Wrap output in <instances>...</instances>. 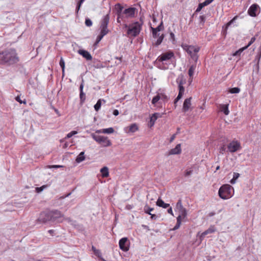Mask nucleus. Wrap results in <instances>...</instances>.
I'll use <instances>...</instances> for the list:
<instances>
[{
  "label": "nucleus",
  "instance_id": "obj_4",
  "mask_svg": "<svg viewBox=\"0 0 261 261\" xmlns=\"http://www.w3.org/2000/svg\"><path fill=\"white\" fill-rule=\"evenodd\" d=\"M176 82L178 84L179 92L177 97L174 101L175 108L176 107L177 101L181 99L185 92V88L183 85L186 83V80L183 74H180L178 75L176 79Z\"/></svg>",
  "mask_w": 261,
  "mask_h": 261
},
{
  "label": "nucleus",
  "instance_id": "obj_3",
  "mask_svg": "<svg viewBox=\"0 0 261 261\" xmlns=\"http://www.w3.org/2000/svg\"><path fill=\"white\" fill-rule=\"evenodd\" d=\"M160 91H161V89L157 92V94L153 97L151 101L152 104L158 108H162L163 103L167 102L169 99L165 93Z\"/></svg>",
  "mask_w": 261,
  "mask_h": 261
},
{
  "label": "nucleus",
  "instance_id": "obj_18",
  "mask_svg": "<svg viewBox=\"0 0 261 261\" xmlns=\"http://www.w3.org/2000/svg\"><path fill=\"white\" fill-rule=\"evenodd\" d=\"M110 10L109 11V13L105 15L101 19L100 28H108V25L110 20Z\"/></svg>",
  "mask_w": 261,
  "mask_h": 261
},
{
  "label": "nucleus",
  "instance_id": "obj_24",
  "mask_svg": "<svg viewBox=\"0 0 261 261\" xmlns=\"http://www.w3.org/2000/svg\"><path fill=\"white\" fill-rule=\"evenodd\" d=\"M156 205L158 206L162 207L163 208H166L170 206V204L168 203H165L163 200L159 198L156 202Z\"/></svg>",
  "mask_w": 261,
  "mask_h": 261
},
{
  "label": "nucleus",
  "instance_id": "obj_50",
  "mask_svg": "<svg viewBox=\"0 0 261 261\" xmlns=\"http://www.w3.org/2000/svg\"><path fill=\"white\" fill-rule=\"evenodd\" d=\"M193 173V170L190 169L189 170H186L185 173V176H189L191 175Z\"/></svg>",
  "mask_w": 261,
  "mask_h": 261
},
{
  "label": "nucleus",
  "instance_id": "obj_5",
  "mask_svg": "<svg viewBox=\"0 0 261 261\" xmlns=\"http://www.w3.org/2000/svg\"><path fill=\"white\" fill-rule=\"evenodd\" d=\"M232 187L228 184L222 186L218 191L219 197L223 199H227L232 196L231 190Z\"/></svg>",
  "mask_w": 261,
  "mask_h": 261
},
{
  "label": "nucleus",
  "instance_id": "obj_11",
  "mask_svg": "<svg viewBox=\"0 0 261 261\" xmlns=\"http://www.w3.org/2000/svg\"><path fill=\"white\" fill-rule=\"evenodd\" d=\"M227 148L230 152H234L241 149V147L239 142L233 141L228 144Z\"/></svg>",
  "mask_w": 261,
  "mask_h": 261
},
{
  "label": "nucleus",
  "instance_id": "obj_19",
  "mask_svg": "<svg viewBox=\"0 0 261 261\" xmlns=\"http://www.w3.org/2000/svg\"><path fill=\"white\" fill-rule=\"evenodd\" d=\"M124 130L126 133H135L138 130V126L136 123H133L129 126L126 127Z\"/></svg>",
  "mask_w": 261,
  "mask_h": 261
},
{
  "label": "nucleus",
  "instance_id": "obj_47",
  "mask_svg": "<svg viewBox=\"0 0 261 261\" xmlns=\"http://www.w3.org/2000/svg\"><path fill=\"white\" fill-rule=\"evenodd\" d=\"M76 134H77L76 131H74V130L72 131L67 135L66 138H71L73 135H75Z\"/></svg>",
  "mask_w": 261,
  "mask_h": 261
},
{
  "label": "nucleus",
  "instance_id": "obj_7",
  "mask_svg": "<svg viewBox=\"0 0 261 261\" xmlns=\"http://www.w3.org/2000/svg\"><path fill=\"white\" fill-rule=\"evenodd\" d=\"M48 221H51L49 211L42 212L36 220V223L38 224H45Z\"/></svg>",
  "mask_w": 261,
  "mask_h": 261
},
{
  "label": "nucleus",
  "instance_id": "obj_43",
  "mask_svg": "<svg viewBox=\"0 0 261 261\" xmlns=\"http://www.w3.org/2000/svg\"><path fill=\"white\" fill-rule=\"evenodd\" d=\"M176 207L178 211L184 208V206H182L181 200L180 199H179L178 200V202L176 203Z\"/></svg>",
  "mask_w": 261,
  "mask_h": 261
},
{
  "label": "nucleus",
  "instance_id": "obj_58",
  "mask_svg": "<svg viewBox=\"0 0 261 261\" xmlns=\"http://www.w3.org/2000/svg\"><path fill=\"white\" fill-rule=\"evenodd\" d=\"M104 36L102 35L101 34H99L96 38V39L98 40V41H100V40L102 39Z\"/></svg>",
  "mask_w": 261,
  "mask_h": 261
},
{
  "label": "nucleus",
  "instance_id": "obj_12",
  "mask_svg": "<svg viewBox=\"0 0 261 261\" xmlns=\"http://www.w3.org/2000/svg\"><path fill=\"white\" fill-rule=\"evenodd\" d=\"M129 241L127 238H123L119 240V245L120 248L124 251H127L129 249Z\"/></svg>",
  "mask_w": 261,
  "mask_h": 261
},
{
  "label": "nucleus",
  "instance_id": "obj_1",
  "mask_svg": "<svg viewBox=\"0 0 261 261\" xmlns=\"http://www.w3.org/2000/svg\"><path fill=\"white\" fill-rule=\"evenodd\" d=\"M19 57L14 48H9L0 51V65L11 66L18 63Z\"/></svg>",
  "mask_w": 261,
  "mask_h": 261
},
{
  "label": "nucleus",
  "instance_id": "obj_62",
  "mask_svg": "<svg viewBox=\"0 0 261 261\" xmlns=\"http://www.w3.org/2000/svg\"><path fill=\"white\" fill-rule=\"evenodd\" d=\"M154 123H155V122L154 121H152L151 119L150 120V122H149L150 127H152V126H153Z\"/></svg>",
  "mask_w": 261,
  "mask_h": 261
},
{
  "label": "nucleus",
  "instance_id": "obj_39",
  "mask_svg": "<svg viewBox=\"0 0 261 261\" xmlns=\"http://www.w3.org/2000/svg\"><path fill=\"white\" fill-rule=\"evenodd\" d=\"M101 99H99L96 103L94 105V109L96 111H98L100 107H101Z\"/></svg>",
  "mask_w": 261,
  "mask_h": 261
},
{
  "label": "nucleus",
  "instance_id": "obj_33",
  "mask_svg": "<svg viewBox=\"0 0 261 261\" xmlns=\"http://www.w3.org/2000/svg\"><path fill=\"white\" fill-rule=\"evenodd\" d=\"M103 134H112L114 132V129L113 127H109L108 128H103L102 131Z\"/></svg>",
  "mask_w": 261,
  "mask_h": 261
},
{
  "label": "nucleus",
  "instance_id": "obj_34",
  "mask_svg": "<svg viewBox=\"0 0 261 261\" xmlns=\"http://www.w3.org/2000/svg\"><path fill=\"white\" fill-rule=\"evenodd\" d=\"M153 210V208L150 207L147 204L145 205L144 207V211L145 213L151 215V212Z\"/></svg>",
  "mask_w": 261,
  "mask_h": 261
},
{
  "label": "nucleus",
  "instance_id": "obj_28",
  "mask_svg": "<svg viewBox=\"0 0 261 261\" xmlns=\"http://www.w3.org/2000/svg\"><path fill=\"white\" fill-rule=\"evenodd\" d=\"M238 16L237 15L234 16L231 20H230L228 22H227L225 25V32L226 34V30L228 29V28L232 24L234 23L236 21V20L238 19Z\"/></svg>",
  "mask_w": 261,
  "mask_h": 261
},
{
  "label": "nucleus",
  "instance_id": "obj_56",
  "mask_svg": "<svg viewBox=\"0 0 261 261\" xmlns=\"http://www.w3.org/2000/svg\"><path fill=\"white\" fill-rule=\"evenodd\" d=\"M15 100L18 102L19 103H22V100H21L20 99V97L19 95H18L15 98Z\"/></svg>",
  "mask_w": 261,
  "mask_h": 261
},
{
  "label": "nucleus",
  "instance_id": "obj_14",
  "mask_svg": "<svg viewBox=\"0 0 261 261\" xmlns=\"http://www.w3.org/2000/svg\"><path fill=\"white\" fill-rule=\"evenodd\" d=\"M199 47H195L191 45L188 49L187 53L191 56L193 59H197L196 54L199 51Z\"/></svg>",
  "mask_w": 261,
  "mask_h": 261
},
{
  "label": "nucleus",
  "instance_id": "obj_61",
  "mask_svg": "<svg viewBox=\"0 0 261 261\" xmlns=\"http://www.w3.org/2000/svg\"><path fill=\"white\" fill-rule=\"evenodd\" d=\"M113 114L115 116H117L119 115V113L118 110H114L113 112Z\"/></svg>",
  "mask_w": 261,
  "mask_h": 261
},
{
  "label": "nucleus",
  "instance_id": "obj_45",
  "mask_svg": "<svg viewBox=\"0 0 261 261\" xmlns=\"http://www.w3.org/2000/svg\"><path fill=\"white\" fill-rule=\"evenodd\" d=\"M117 16L118 17L120 18L121 20H124L125 18H126L125 17V15L124 13V11H123V13L117 14Z\"/></svg>",
  "mask_w": 261,
  "mask_h": 261
},
{
  "label": "nucleus",
  "instance_id": "obj_29",
  "mask_svg": "<svg viewBox=\"0 0 261 261\" xmlns=\"http://www.w3.org/2000/svg\"><path fill=\"white\" fill-rule=\"evenodd\" d=\"M115 8L116 10V15L123 13V7L120 4L118 3L115 5Z\"/></svg>",
  "mask_w": 261,
  "mask_h": 261
},
{
  "label": "nucleus",
  "instance_id": "obj_9",
  "mask_svg": "<svg viewBox=\"0 0 261 261\" xmlns=\"http://www.w3.org/2000/svg\"><path fill=\"white\" fill-rule=\"evenodd\" d=\"M174 58L175 56L174 53L172 51H168L165 53H163L162 55L159 56L157 60L159 62H163L170 60L172 58Z\"/></svg>",
  "mask_w": 261,
  "mask_h": 261
},
{
  "label": "nucleus",
  "instance_id": "obj_59",
  "mask_svg": "<svg viewBox=\"0 0 261 261\" xmlns=\"http://www.w3.org/2000/svg\"><path fill=\"white\" fill-rule=\"evenodd\" d=\"M170 36L171 39H172V40L174 41L175 40V36H174V33L173 32H171L170 33Z\"/></svg>",
  "mask_w": 261,
  "mask_h": 261
},
{
  "label": "nucleus",
  "instance_id": "obj_38",
  "mask_svg": "<svg viewBox=\"0 0 261 261\" xmlns=\"http://www.w3.org/2000/svg\"><path fill=\"white\" fill-rule=\"evenodd\" d=\"M199 25L203 27L205 21V16L204 15H201L199 16Z\"/></svg>",
  "mask_w": 261,
  "mask_h": 261
},
{
  "label": "nucleus",
  "instance_id": "obj_23",
  "mask_svg": "<svg viewBox=\"0 0 261 261\" xmlns=\"http://www.w3.org/2000/svg\"><path fill=\"white\" fill-rule=\"evenodd\" d=\"M215 231V229L214 227L211 226L208 229L205 230L204 232H203L201 236H200V239H203L205 236L209 233H212Z\"/></svg>",
  "mask_w": 261,
  "mask_h": 261
},
{
  "label": "nucleus",
  "instance_id": "obj_54",
  "mask_svg": "<svg viewBox=\"0 0 261 261\" xmlns=\"http://www.w3.org/2000/svg\"><path fill=\"white\" fill-rule=\"evenodd\" d=\"M240 176V174L238 173H234L233 178V180H236Z\"/></svg>",
  "mask_w": 261,
  "mask_h": 261
},
{
  "label": "nucleus",
  "instance_id": "obj_25",
  "mask_svg": "<svg viewBox=\"0 0 261 261\" xmlns=\"http://www.w3.org/2000/svg\"><path fill=\"white\" fill-rule=\"evenodd\" d=\"M100 172L102 177H107L109 175V169L107 167H103L100 169Z\"/></svg>",
  "mask_w": 261,
  "mask_h": 261
},
{
  "label": "nucleus",
  "instance_id": "obj_31",
  "mask_svg": "<svg viewBox=\"0 0 261 261\" xmlns=\"http://www.w3.org/2000/svg\"><path fill=\"white\" fill-rule=\"evenodd\" d=\"M179 215L178 216H181V219H184L187 215V212L186 209L184 207L182 209L179 210Z\"/></svg>",
  "mask_w": 261,
  "mask_h": 261
},
{
  "label": "nucleus",
  "instance_id": "obj_15",
  "mask_svg": "<svg viewBox=\"0 0 261 261\" xmlns=\"http://www.w3.org/2000/svg\"><path fill=\"white\" fill-rule=\"evenodd\" d=\"M84 80H82V83L80 84V104L83 105L86 100V94L83 92V88H84Z\"/></svg>",
  "mask_w": 261,
  "mask_h": 261
},
{
  "label": "nucleus",
  "instance_id": "obj_26",
  "mask_svg": "<svg viewBox=\"0 0 261 261\" xmlns=\"http://www.w3.org/2000/svg\"><path fill=\"white\" fill-rule=\"evenodd\" d=\"M196 67V64L192 65L190 66V67L189 69L188 74H189L190 79H191V80H192V79H193V76L194 73L195 72Z\"/></svg>",
  "mask_w": 261,
  "mask_h": 261
},
{
  "label": "nucleus",
  "instance_id": "obj_22",
  "mask_svg": "<svg viewBox=\"0 0 261 261\" xmlns=\"http://www.w3.org/2000/svg\"><path fill=\"white\" fill-rule=\"evenodd\" d=\"M211 3V1H208V0L205 1L203 3H199L195 13H197V12H200L204 7L210 5Z\"/></svg>",
  "mask_w": 261,
  "mask_h": 261
},
{
  "label": "nucleus",
  "instance_id": "obj_27",
  "mask_svg": "<svg viewBox=\"0 0 261 261\" xmlns=\"http://www.w3.org/2000/svg\"><path fill=\"white\" fill-rule=\"evenodd\" d=\"M220 110L221 112H223L224 114L226 115L229 114V111L228 110V106L226 105H220Z\"/></svg>",
  "mask_w": 261,
  "mask_h": 261
},
{
  "label": "nucleus",
  "instance_id": "obj_17",
  "mask_svg": "<svg viewBox=\"0 0 261 261\" xmlns=\"http://www.w3.org/2000/svg\"><path fill=\"white\" fill-rule=\"evenodd\" d=\"M163 29H164V27H163V22H161V23L155 28L151 27V29L152 31V37L154 38H156L157 37H158L160 34H158V32L162 31V30H163Z\"/></svg>",
  "mask_w": 261,
  "mask_h": 261
},
{
  "label": "nucleus",
  "instance_id": "obj_42",
  "mask_svg": "<svg viewBox=\"0 0 261 261\" xmlns=\"http://www.w3.org/2000/svg\"><path fill=\"white\" fill-rule=\"evenodd\" d=\"M240 91V89L238 87L232 88L229 90V92L231 93H238Z\"/></svg>",
  "mask_w": 261,
  "mask_h": 261
},
{
  "label": "nucleus",
  "instance_id": "obj_55",
  "mask_svg": "<svg viewBox=\"0 0 261 261\" xmlns=\"http://www.w3.org/2000/svg\"><path fill=\"white\" fill-rule=\"evenodd\" d=\"M150 215V218L152 219V220H156L157 218H158V216H156V215L155 214H151Z\"/></svg>",
  "mask_w": 261,
  "mask_h": 261
},
{
  "label": "nucleus",
  "instance_id": "obj_36",
  "mask_svg": "<svg viewBox=\"0 0 261 261\" xmlns=\"http://www.w3.org/2000/svg\"><path fill=\"white\" fill-rule=\"evenodd\" d=\"M158 37H159V38L157 39V40L155 43L156 46H159L160 44H161V43L162 42L164 38V35L162 34L160 36H159Z\"/></svg>",
  "mask_w": 261,
  "mask_h": 261
},
{
  "label": "nucleus",
  "instance_id": "obj_32",
  "mask_svg": "<svg viewBox=\"0 0 261 261\" xmlns=\"http://www.w3.org/2000/svg\"><path fill=\"white\" fill-rule=\"evenodd\" d=\"M181 216H178L177 217V222L174 228H173V230H175L178 229L181 225Z\"/></svg>",
  "mask_w": 261,
  "mask_h": 261
},
{
  "label": "nucleus",
  "instance_id": "obj_49",
  "mask_svg": "<svg viewBox=\"0 0 261 261\" xmlns=\"http://www.w3.org/2000/svg\"><path fill=\"white\" fill-rule=\"evenodd\" d=\"M255 40H256L255 36L252 37L250 42H249L248 45H246V46H247V48H248L249 46H250L255 41Z\"/></svg>",
  "mask_w": 261,
  "mask_h": 261
},
{
  "label": "nucleus",
  "instance_id": "obj_40",
  "mask_svg": "<svg viewBox=\"0 0 261 261\" xmlns=\"http://www.w3.org/2000/svg\"><path fill=\"white\" fill-rule=\"evenodd\" d=\"M247 48V46L243 47L240 49H239L238 50L236 51L234 54L233 56H238L240 55L241 54L245 49Z\"/></svg>",
  "mask_w": 261,
  "mask_h": 261
},
{
  "label": "nucleus",
  "instance_id": "obj_8",
  "mask_svg": "<svg viewBox=\"0 0 261 261\" xmlns=\"http://www.w3.org/2000/svg\"><path fill=\"white\" fill-rule=\"evenodd\" d=\"M49 213L51 222H62L59 219L64 217V215L60 211L57 210L49 211Z\"/></svg>",
  "mask_w": 261,
  "mask_h": 261
},
{
  "label": "nucleus",
  "instance_id": "obj_52",
  "mask_svg": "<svg viewBox=\"0 0 261 261\" xmlns=\"http://www.w3.org/2000/svg\"><path fill=\"white\" fill-rule=\"evenodd\" d=\"M63 166L62 165H51V166H48L49 168H62Z\"/></svg>",
  "mask_w": 261,
  "mask_h": 261
},
{
  "label": "nucleus",
  "instance_id": "obj_63",
  "mask_svg": "<svg viewBox=\"0 0 261 261\" xmlns=\"http://www.w3.org/2000/svg\"><path fill=\"white\" fill-rule=\"evenodd\" d=\"M154 123H155V122L154 121H152L151 119L150 120V122H149L150 127H152V126H153Z\"/></svg>",
  "mask_w": 261,
  "mask_h": 261
},
{
  "label": "nucleus",
  "instance_id": "obj_64",
  "mask_svg": "<svg viewBox=\"0 0 261 261\" xmlns=\"http://www.w3.org/2000/svg\"><path fill=\"white\" fill-rule=\"evenodd\" d=\"M175 135H176L175 134H174L171 136V137L170 138V142H172L174 140V139L175 138Z\"/></svg>",
  "mask_w": 261,
  "mask_h": 261
},
{
  "label": "nucleus",
  "instance_id": "obj_51",
  "mask_svg": "<svg viewBox=\"0 0 261 261\" xmlns=\"http://www.w3.org/2000/svg\"><path fill=\"white\" fill-rule=\"evenodd\" d=\"M81 5L82 4L78 2L77 4V6H76V14H78V12H79V10L80 9V7L81 6Z\"/></svg>",
  "mask_w": 261,
  "mask_h": 261
},
{
  "label": "nucleus",
  "instance_id": "obj_21",
  "mask_svg": "<svg viewBox=\"0 0 261 261\" xmlns=\"http://www.w3.org/2000/svg\"><path fill=\"white\" fill-rule=\"evenodd\" d=\"M78 53L82 55L84 58L86 59L87 60H91L92 57L91 54L87 50L84 49H79Z\"/></svg>",
  "mask_w": 261,
  "mask_h": 261
},
{
  "label": "nucleus",
  "instance_id": "obj_6",
  "mask_svg": "<svg viewBox=\"0 0 261 261\" xmlns=\"http://www.w3.org/2000/svg\"><path fill=\"white\" fill-rule=\"evenodd\" d=\"M91 136L95 141L103 147H108L112 145L111 141L108 139L107 137L99 136L94 134H92Z\"/></svg>",
  "mask_w": 261,
  "mask_h": 261
},
{
  "label": "nucleus",
  "instance_id": "obj_37",
  "mask_svg": "<svg viewBox=\"0 0 261 261\" xmlns=\"http://www.w3.org/2000/svg\"><path fill=\"white\" fill-rule=\"evenodd\" d=\"M100 34L103 36L106 35L109 32L108 28H100Z\"/></svg>",
  "mask_w": 261,
  "mask_h": 261
},
{
  "label": "nucleus",
  "instance_id": "obj_35",
  "mask_svg": "<svg viewBox=\"0 0 261 261\" xmlns=\"http://www.w3.org/2000/svg\"><path fill=\"white\" fill-rule=\"evenodd\" d=\"M59 64H60L61 67L62 68V73H63V74L64 75V71H65V62L62 57H61L60 59Z\"/></svg>",
  "mask_w": 261,
  "mask_h": 261
},
{
  "label": "nucleus",
  "instance_id": "obj_10",
  "mask_svg": "<svg viewBox=\"0 0 261 261\" xmlns=\"http://www.w3.org/2000/svg\"><path fill=\"white\" fill-rule=\"evenodd\" d=\"M124 13L125 15V17L134 18L138 13V10L135 7H129L123 10Z\"/></svg>",
  "mask_w": 261,
  "mask_h": 261
},
{
  "label": "nucleus",
  "instance_id": "obj_53",
  "mask_svg": "<svg viewBox=\"0 0 261 261\" xmlns=\"http://www.w3.org/2000/svg\"><path fill=\"white\" fill-rule=\"evenodd\" d=\"M156 115H157V114H153L150 117V119L152 121H154V122H155L156 120L157 119Z\"/></svg>",
  "mask_w": 261,
  "mask_h": 261
},
{
  "label": "nucleus",
  "instance_id": "obj_30",
  "mask_svg": "<svg viewBox=\"0 0 261 261\" xmlns=\"http://www.w3.org/2000/svg\"><path fill=\"white\" fill-rule=\"evenodd\" d=\"M85 158L84 156V152L82 151L77 156L75 161L77 163H80L83 161L85 160Z\"/></svg>",
  "mask_w": 261,
  "mask_h": 261
},
{
  "label": "nucleus",
  "instance_id": "obj_46",
  "mask_svg": "<svg viewBox=\"0 0 261 261\" xmlns=\"http://www.w3.org/2000/svg\"><path fill=\"white\" fill-rule=\"evenodd\" d=\"M85 24L87 27H91L92 25V22L89 18H86L85 20Z\"/></svg>",
  "mask_w": 261,
  "mask_h": 261
},
{
  "label": "nucleus",
  "instance_id": "obj_60",
  "mask_svg": "<svg viewBox=\"0 0 261 261\" xmlns=\"http://www.w3.org/2000/svg\"><path fill=\"white\" fill-rule=\"evenodd\" d=\"M167 212L172 215V216H173V212H172V207H170L168 210H167Z\"/></svg>",
  "mask_w": 261,
  "mask_h": 261
},
{
  "label": "nucleus",
  "instance_id": "obj_13",
  "mask_svg": "<svg viewBox=\"0 0 261 261\" xmlns=\"http://www.w3.org/2000/svg\"><path fill=\"white\" fill-rule=\"evenodd\" d=\"M259 8V6L256 4L252 5L248 10V14L252 17H255L257 15V12Z\"/></svg>",
  "mask_w": 261,
  "mask_h": 261
},
{
  "label": "nucleus",
  "instance_id": "obj_48",
  "mask_svg": "<svg viewBox=\"0 0 261 261\" xmlns=\"http://www.w3.org/2000/svg\"><path fill=\"white\" fill-rule=\"evenodd\" d=\"M226 150V148L225 146L223 145L222 146H221L219 148V152L221 154H223Z\"/></svg>",
  "mask_w": 261,
  "mask_h": 261
},
{
  "label": "nucleus",
  "instance_id": "obj_41",
  "mask_svg": "<svg viewBox=\"0 0 261 261\" xmlns=\"http://www.w3.org/2000/svg\"><path fill=\"white\" fill-rule=\"evenodd\" d=\"M94 254L96 255L98 258H99L101 260L105 261V260L102 258L101 253L99 250H95Z\"/></svg>",
  "mask_w": 261,
  "mask_h": 261
},
{
  "label": "nucleus",
  "instance_id": "obj_20",
  "mask_svg": "<svg viewBox=\"0 0 261 261\" xmlns=\"http://www.w3.org/2000/svg\"><path fill=\"white\" fill-rule=\"evenodd\" d=\"M181 145L180 144L176 145L175 148L170 150L168 155L179 154L181 153Z\"/></svg>",
  "mask_w": 261,
  "mask_h": 261
},
{
  "label": "nucleus",
  "instance_id": "obj_2",
  "mask_svg": "<svg viewBox=\"0 0 261 261\" xmlns=\"http://www.w3.org/2000/svg\"><path fill=\"white\" fill-rule=\"evenodd\" d=\"M143 24V20L142 17H141L139 21H135L129 24L127 34L133 37L137 36L142 30Z\"/></svg>",
  "mask_w": 261,
  "mask_h": 261
},
{
  "label": "nucleus",
  "instance_id": "obj_16",
  "mask_svg": "<svg viewBox=\"0 0 261 261\" xmlns=\"http://www.w3.org/2000/svg\"><path fill=\"white\" fill-rule=\"evenodd\" d=\"M192 97L186 98L183 103L182 111L183 112H187L190 109L191 106Z\"/></svg>",
  "mask_w": 261,
  "mask_h": 261
},
{
  "label": "nucleus",
  "instance_id": "obj_44",
  "mask_svg": "<svg viewBox=\"0 0 261 261\" xmlns=\"http://www.w3.org/2000/svg\"><path fill=\"white\" fill-rule=\"evenodd\" d=\"M47 187V186L46 185H43L40 187H37L36 188V191L37 192V193H40L41 192V191H42L44 189H45V188Z\"/></svg>",
  "mask_w": 261,
  "mask_h": 261
},
{
  "label": "nucleus",
  "instance_id": "obj_57",
  "mask_svg": "<svg viewBox=\"0 0 261 261\" xmlns=\"http://www.w3.org/2000/svg\"><path fill=\"white\" fill-rule=\"evenodd\" d=\"M191 45H182V47L184 50H185L187 52L188 50V49H189V47H190Z\"/></svg>",
  "mask_w": 261,
  "mask_h": 261
}]
</instances>
